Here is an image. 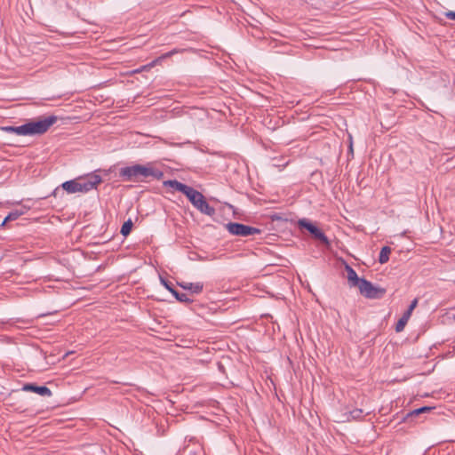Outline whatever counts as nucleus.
I'll return each instance as SVG.
<instances>
[{"instance_id": "nucleus-1", "label": "nucleus", "mask_w": 455, "mask_h": 455, "mask_svg": "<svg viewBox=\"0 0 455 455\" xmlns=\"http://www.w3.org/2000/svg\"><path fill=\"white\" fill-rule=\"evenodd\" d=\"M57 121L54 116H49L44 118L32 120L20 126H9L5 130L12 132L17 135H36L46 132L52 125Z\"/></svg>"}, {"instance_id": "nucleus-2", "label": "nucleus", "mask_w": 455, "mask_h": 455, "mask_svg": "<svg viewBox=\"0 0 455 455\" xmlns=\"http://www.w3.org/2000/svg\"><path fill=\"white\" fill-rule=\"evenodd\" d=\"M120 176L124 178L125 180H136L140 177H153L156 180H161L164 173L159 169L154 168L150 164L148 165L134 164L122 168L120 170Z\"/></svg>"}, {"instance_id": "nucleus-3", "label": "nucleus", "mask_w": 455, "mask_h": 455, "mask_svg": "<svg viewBox=\"0 0 455 455\" xmlns=\"http://www.w3.org/2000/svg\"><path fill=\"white\" fill-rule=\"evenodd\" d=\"M101 177L97 174H91L84 178H78L64 182L61 186L69 194L87 193L100 184Z\"/></svg>"}, {"instance_id": "nucleus-4", "label": "nucleus", "mask_w": 455, "mask_h": 455, "mask_svg": "<svg viewBox=\"0 0 455 455\" xmlns=\"http://www.w3.org/2000/svg\"><path fill=\"white\" fill-rule=\"evenodd\" d=\"M184 195L188 197L190 203L202 213L212 216L214 214L215 210L206 202L204 196L199 191L191 187L186 190Z\"/></svg>"}, {"instance_id": "nucleus-5", "label": "nucleus", "mask_w": 455, "mask_h": 455, "mask_svg": "<svg viewBox=\"0 0 455 455\" xmlns=\"http://www.w3.org/2000/svg\"><path fill=\"white\" fill-rule=\"evenodd\" d=\"M226 227L228 231L234 235L249 236L260 233L259 229L241 223L230 222Z\"/></svg>"}, {"instance_id": "nucleus-6", "label": "nucleus", "mask_w": 455, "mask_h": 455, "mask_svg": "<svg viewBox=\"0 0 455 455\" xmlns=\"http://www.w3.org/2000/svg\"><path fill=\"white\" fill-rule=\"evenodd\" d=\"M299 226L300 228H306L308 232H310L315 238L320 240L324 244L328 245L329 241L327 236L315 225H313L311 222H309L307 220H299Z\"/></svg>"}, {"instance_id": "nucleus-7", "label": "nucleus", "mask_w": 455, "mask_h": 455, "mask_svg": "<svg viewBox=\"0 0 455 455\" xmlns=\"http://www.w3.org/2000/svg\"><path fill=\"white\" fill-rule=\"evenodd\" d=\"M21 390L25 392H34L41 396L50 397L52 395V391L47 387H39L33 383H27L23 385Z\"/></svg>"}, {"instance_id": "nucleus-8", "label": "nucleus", "mask_w": 455, "mask_h": 455, "mask_svg": "<svg viewBox=\"0 0 455 455\" xmlns=\"http://www.w3.org/2000/svg\"><path fill=\"white\" fill-rule=\"evenodd\" d=\"M351 287L358 288L360 293L365 298H370V282L359 278Z\"/></svg>"}, {"instance_id": "nucleus-9", "label": "nucleus", "mask_w": 455, "mask_h": 455, "mask_svg": "<svg viewBox=\"0 0 455 455\" xmlns=\"http://www.w3.org/2000/svg\"><path fill=\"white\" fill-rule=\"evenodd\" d=\"M178 284L183 288L184 290L190 291L192 293H200L203 291L204 284L200 282L197 283H189V282H180Z\"/></svg>"}, {"instance_id": "nucleus-10", "label": "nucleus", "mask_w": 455, "mask_h": 455, "mask_svg": "<svg viewBox=\"0 0 455 455\" xmlns=\"http://www.w3.org/2000/svg\"><path fill=\"white\" fill-rule=\"evenodd\" d=\"M164 185L165 187H170L177 191H180L181 192L182 194H184L186 192V190L188 188L189 186H187L178 180H166L164 182Z\"/></svg>"}, {"instance_id": "nucleus-11", "label": "nucleus", "mask_w": 455, "mask_h": 455, "mask_svg": "<svg viewBox=\"0 0 455 455\" xmlns=\"http://www.w3.org/2000/svg\"><path fill=\"white\" fill-rule=\"evenodd\" d=\"M345 269L347 271V277L349 286H352L358 279L356 272L348 265L346 264Z\"/></svg>"}, {"instance_id": "nucleus-12", "label": "nucleus", "mask_w": 455, "mask_h": 455, "mask_svg": "<svg viewBox=\"0 0 455 455\" xmlns=\"http://www.w3.org/2000/svg\"><path fill=\"white\" fill-rule=\"evenodd\" d=\"M391 251H392L391 248L388 246H384L381 249V251L379 252V262L380 264H385L388 261Z\"/></svg>"}, {"instance_id": "nucleus-13", "label": "nucleus", "mask_w": 455, "mask_h": 455, "mask_svg": "<svg viewBox=\"0 0 455 455\" xmlns=\"http://www.w3.org/2000/svg\"><path fill=\"white\" fill-rule=\"evenodd\" d=\"M386 293L384 288L375 287L371 284V299H379Z\"/></svg>"}, {"instance_id": "nucleus-14", "label": "nucleus", "mask_w": 455, "mask_h": 455, "mask_svg": "<svg viewBox=\"0 0 455 455\" xmlns=\"http://www.w3.org/2000/svg\"><path fill=\"white\" fill-rule=\"evenodd\" d=\"M132 228V221L128 220L125 221L121 228V234L124 236L128 235L131 233Z\"/></svg>"}, {"instance_id": "nucleus-15", "label": "nucleus", "mask_w": 455, "mask_h": 455, "mask_svg": "<svg viewBox=\"0 0 455 455\" xmlns=\"http://www.w3.org/2000/svg\"><path fill=\"white\" fill-rule=\"evenodd\" d=\"M24 213V212H19V211H14V212H10L6 217L5 219L3 221V225L5 224L7 221H11V220H17L20 215H22Z\"/></svg>"}, {"instance_id": "nucleus-16", "label": "nucleus", "mask_w": 455, "mask_h": 455, "mask_svg": "<svg viewBox=\"0 0 455 455\" xmlns=\"http://www.w3.org/2000/svg\"><path fill=\"white\" fill-rule=\"evenodd\" d=\"M159 61H161V60L159 58H157L155 60H153L151 63L142 66L140 68L135 70L134 73H140L144 70H148L151 68L155 67Z\"/></svg>"}, {"instance_id": "nucleus-17", "label": "nucleus", "mask_w": 455, "mask_h": 455, "mask_svg": "<svg viewBox=\"0 0 455 455\" xmlns=\"http://www.w3.org/2000/svg\"><path fill=\"white\" fill-rule=\"evenodd\" d=\"M172 294L174 295V297L179 300V301H181V302H187L188 301V298L187 296V294L185 293H180L178 292L176 290H172Z\"/></svg>"}, {"instance_id": "nucleus-18", "label": "nucleus", "mask_w": 455, "mask_h": 455, "mask_svg": "<svg viewBox=\"0 0 455 455\" xmlns=\"http://www.w3.org/2000/svg\"><path fill=\"white\" fill-rule=\"evenodd\" d=\"M408 323V321H407V320H405V318L401 317V318L398 320V322H397V323H396V325H395V331H396L397 332L402 331L404 329V327H405V325H406V323Z\"/></svg>"}, {"instance_id": "nucleus-19", "label": "nucleus", "mask_w": 455, "mask_h": 455, "mask_svg": "<svg viewBox=\"0 0 455 455\" xmlns=\"http://www.w3.org/2000/svg\"><path fill=\"white\" fill-rule=\"evenodd\" d=\"M431 408L430 407H421V408H419V409H416L414 410L411 414V415H418L419 413H422V412H425V411H430Z\"/></svg>"}, {"instance_id": "nucleus-20", "label": "nucleus", "mask_w": 455, "mask_h": 455, "mask_svg": "<svg viewBox=\"0 0 455 455\" xmlns=\"http://www.w3.org/2000/svg\"><path fill=\"white\" fill-rule=\"evenodd\" d=\"M444 16L449 20H455V12L453 11L444 12Z\"/></svg>"}, {"instance_id": "nucleus-21", "label": "nucleus", "mask_w": 455, "mask_h": 455, "mask_svg": "<svg viewBox=\"0 0 455 455\" xmlns=\"http://www.w3.org/2000/svg\"><path fill=\"white\" fill-rule=\"evenodd\" d=\"M417 304H418V299H414L411 305L409 306L407 311H410L412 313V311L414 310V308L417 307Z\"/></svg>"}, {"instance_id": "nucleus-22", "label": "nucleus", "mask_w": 455, "mask_h": 455, "mask_svg": "<svg viewBox=\"0 0 455 455\" xmlns=\"http://www.w3.org/2000/svg\"><path fill=\"white\" fill-rule=\"evenodd\" d=\"M161 283L164 284V286L169 291L172 292V290H174L172 285L167 282L165 281L164 279H161Z\"/></svg>"}, {"instance_id": "nucleus-23", "label": "nucleus", "mask_w": 455, "mask_h": 455, "mask_svg": "<svg viewBox=\"0 0 455 455\" xmlns=\"http://www.w3.org/2000/svg\"><path fill=\"white\" fill-rule=\"evenodd\" d=\"M171 56H172V52H166V53H164V54L161 55V56L159 57V59H160L161 60H164V59H166V58H169V57H171Z\"/></svg>"}, {"instance_id": "nucleus-24", "label": "nucleus", "mask_w": 455, "mask_h": 455, "mask_svg": "<svg viewBox=\"0 0 455 455\" xmlns=\"http://www.w3.org/2000/svg\"><path fill=\"white\" fill-rule=\"evenodd\" d=\"M411 314H412L411 312H410V311H407V310H406V311L403 313V315H402V317H403V318H405V320L409 321V319H410V317H411Z\"/></svg>"}, {"instance_id": "nucleus-25", "label": "nucleus", "mask_w": 455, "mask_h": 455, "mask_svg": "<svg viewBox=\"0 0 455 455\" xmlns=\"http://www.w3.org/2000/svg\"><path fill=\"white\" fill-rule=\"evenodd\" d=\"M180 52V51L179 49H173L172 51H171V52H172V55L175 54V53H178Z\"/></svg>"}, {"instance_id": "nucleus-26", "label": "nucleus", "mask_w": 455, "mask_h": 455, "mask_svg": "<svg viewBox=\"0 0 455 455\" xmlns=\"http://www.w3.org/2000/svg\"><path fill=\"white\" fill-rule=\"evenodd\" d=\"M358 416H359V414L357 413V411H354L353 412V418H356Z\"/></svg>"}]
</instances>
